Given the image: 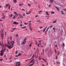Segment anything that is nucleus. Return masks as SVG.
<instances>
[{
	"label": "nucleus",
	"instance_id": "nucleus-1",
	"mask_svg": "<svg viewBox=\"0 0 66 66\" xmlns=\"http://www.w3.org/2000/svg\"><path fill=\"white\" fill-rule=\"evenodd\" d=\"M11 41L12 42H11V41H10V43H11L10 44H11V45H12L11 46H10L9 45H6L8 48H9V49H12V48H13L14 46L13 45H14V44L15 43V42H14V41H12V40H11Z\"/></svg>",
	"mask_w": 66,
	"mask_h": 66
},
{
	"label": "nucleus",
	"instance_id": "nucleus-55",
	"mask_svg": "<svg viewBox=\"0 0 66 66\" xmlns=\"http://www.w3.org/2000/svg\"><path fill=\"white\" fill-rule=\"evenodd\" d=\"M18 55H15V56L16 57H18Z\"/></svg>",
	"mask_w": 66,
	"mask_h": 66
},
{
	"label": "nucleus",
	"instance_id": "nucleus-52",
	"mask_svg": "<svg viewBox=\"0 0 66 66\" xmlns=\"http://www.w3.org/2000/svg\"><path fill=\"white\" fill-rule=\"evenodd\" d=\"M39 44H37V46H38V47H39Z\"/></svg>",
	"mask_w": 66,
	"mask_h": 66
},
{
	"label": "nucleus",
	"instance_id": "nucleus-28",
	"mask_svg": "<svg viewBox=\"0 0 66 66\" xmlns=\"http://www.w3.org/2000/svg\"><path fill=\"white\" fill-rule=\"evenodd\" d=\"M28 4V5L29 6H31V5L30 4Z\"/></svg>",
	"mask_w": 66,
	"mask_h": 66
},
{
	"label": "nucleus",
	"instance_id": "nucleus-37",
	"mask_svg": "<svg viewBox=\"0 0 66 66\" xmlns=\"http://www.w3.org/2000/svg\"><path fill=\"white\" fill-rule=\"evenodd\" d=\"M63 46H65V44H64V43H63Z\"/></svg>",
	"mask_w": 66,
	"mask_h": 66
},
{
	"label": "nucleus",
	"instance_id": "nucleus-29",
	"mask_svg": "<svg viewBox=\"0 0 66 66\" xmlns=\"http://www.w3.org/2000/svg\"><path fill=\"white\" fill-rule=\"evenodd\" d=\"M32 63H33V62H32L30 61V63L28 64V65H29V64H31Z\"/></svg>",
	"mask_w": 66,
	"mask_h": 66
},
{
	"label": "nucleus",
	"instance_id": "nucleus-22",
	"mask_svg": "<svg viewBox=\"0 0 66 66\" xmlns=\"http://www.w3.org/2000/svg\"><path fill=\"white\" fill-rule=\"evenodd\" d=\"M32 45L31 43H30V45H29V46H30V47H31V46H32V45Z\"/></svg>",
	"mask_w": 66,
	"mask_h": 66
},
{
	"label": "nucleus",
	"instance_id": "nucleus-13",
	"mask_svg": "<svg viewBox=\"0 0 66 66\" xmlns=\"http://www.w3.org/2000/svg\"><path fill=\"white\" fill-rule=\"evenodd\" d=\"M46 14L47 15H49V13H48V11H47L46 12Z\"/></svg>",
	"mask_w": 66,
	"mask_h": 66
},
{
	"label": "nucleus",
	"instance_id": "nucleus-59",
	"mask_svg": "<svg viewBox=\"0 0 66 66\" xmlns=\"http://www.w3.org/2000/svg\"><path fill=\"white\" fill-rule=\"evenodd\" d=\"M53 30H55V28H53Z\"/></svg>",
	"mask_w": 66,
	"mask_h": 66
},
{
	"label": "nucleus",
	"instance_id": "nucleus-64",
	"mask_svg": "<svg viewBox=\"0 0 66 66\" xmlns=\"http://www.w3.org/2000/svg\"><path fill=\"white\" fill-rule=\"evenodd\" d=\"M42 66H45V65H44V64H43V65H42Z\"/></svg>",
	"mask_w": 66,
	"mask_h": 66
},
{
	"label": "nucleus",
	"instance_id": "nucleus-9",
	"mask_svg": "<svg viewBox=\"0 0 66 66\" xmlns=\"http://www.w3.org/2000/svg\"><path fill=\"white\" fill-rule=\"evenodd\" d=\"M55 8H56L57 9V10H58V11H59V7L55 6Z\"/></svg>",
	"mask_w": 66,
	"mask_h": 66
},
{
	"label": "nucleus",
	"instance_id": "nucleus-60",
	"mask_svg": "<svg viewBox=\"0 0 66 66\" xmlns=\"http://www.w3.org/2000/svg\"><path fill=\"white\" fill-rule=\"evenodd\" d=\"M42 12V11H39V13H41V12Z\"/></svg>",
	"mask_w": 66,
	"mask_h": 66
},
{
	"label": "nucleus",
	"instance_id": "nucleus-39",
	"mask_svg": "<svg viewBox=\"0 0 66 66\" xmlns=\"http://www.w3.org/2000/svg\"><path fill=\"white\" fill-rule=\"evenodd\" d=\"M16 18V16H14V17H13V19H15V18Z\"/></svg>",
	"mask_w": 66,
	"mask_h": 66
},
{
	"label": "nucleus",
	"instance_id": "nucleus-18",
	"mask_svg": "<svg viewBox=\"0 0 66 66\" xmlns=\"http://www.w3.org/2000/svg\"><path fill=\"white\" fill-rule=\"evenodd\" d=\"M20 55H21V54L20 53H19L18 54V56H20Z\"/></svg>",
	"mask_w": 66,
	"mask_h": 66
},
{
	"label": "nucleus",
	"instance_id": "nucleus-2",
	"mask_svg": "<svg viewBox=\"0 0 66 66\" xmlns=\"http://www.w3.org/2000/svg\"><path fill=\"white\" fill-rule=\"evenodd\" d=\"M5 49H6V48H5L4 45L3 44L2 46V50L1 51V52H3V53L5 52V51L6 50Z\"/></svg>",
	"mask_w": 66,
	"mask_h": 66
},
{
	"label": "nucleus",
	"instance_id": "nucleus-32",
	"mask_svg": "<svg viewBox=\"0 0 66 66\" xmlns=\"http://www.w3.org/2000/svg\"><path fill=\"white\" fill-rule=\"evenodd\" d=\"M34 59H33V60H31V61L32 62H33V61H34Z\"/></svg>",
	"mask_w": 66,
	"mask_h": 66
},
{
	"label": "nucleus",
	"instance_id": "nucleus-25",
	"mask_svg": "<svg viewBox=\"0 0 66 66\" xmlns=\"http://www.w3.org/2000/svg\"><path fill=\"white\" fill-rule=\"evenodd\" d=\"M19 5L20 6V7L22 5H21V4H19Z\"/></svg>",
	"mask_w": 66,
	"mask_h": 66
},
{
	"label": "nucleus",
	"instance_id": "nucleus-46",
	"mask_svg": "<svg viewBox=\"0 0 66 66\" xmlns=\"http://www.w3.org/2000/svg\"><path fill=\"white\" fill-rule=\"evenodd\" d=\"M56 60H57V57H55Z\"/></svg>",
	"mask_w": 66,
	"mask_h": 66
},
{
	"label": "nucleus",
	"instance_id": "nucleus-42",
	"mask_svg": "<svg viewBox=\"0 0 66 66\" xmlns=\"http://www.w3.org/2000/svg\"><path fill=\"white\" fill-rule=\"evenodd\" d=\"M38 7L39 9L40 8V6L39 5H38Z\"/></svg>",
	"mask_w": 66,
	"mask_h": 66
},
{
	"label": "nucleus",
	"instance_id": "nucleus-23",
	"mask_svg": "<svg viewBox=\"0 0 66 66\" xmlns=\"http://www.w3.org/2000/svg\"><path fill=\"white\" fill-rule=\"evenodd\" d=\"M16 28H14L13 29H12L13 30H16Z\"/></svg>",
	"mask_w": 66,
	"mask_h": 66
},
{
	"label": "nucleus",
	"instance_id": "nucleus-3",
	"mask_svg": "<svg viewBox=\"0 0 66 66\" xmlns=\"http://www.w3.org/2000/svg\"><path fill=\"white\" fill-rule=\"evenodd\" d=\"M8 6H9L8 9L9 10H10V8H11V5H9V4H6L5 5V7L6 8Z\"/></svg>",
	"mask_w": 66,
	"mask_h": 66
},
{
	"label": "nucleus",
	"instance_id": "nucleus-40",
	"mask_svg": "<svg viewBox=\"0 0 66 66\" xmlns=\"http://www.w3.org/2000/svg\"><path fill=\"white\" fill-rule=\"evenodd\" d=\"M22 11H25V10H24V9H22Z\"/></svg>",
	"mask_w": 66,
	"mask_h": 66
},
{
	"label": "nucleus",
	"instance_id": "nucleus-11",
	"mask_svg": "<svg viewBox=\"0 0 66 66\" xmlns=\"http://www.w3.org/2000/svg\"><path fill=\"white\" fill-rule=\"evenodd\" d=\"M53 27V25H52L51 26H49L48 27V28H50L51 29V28H52V27Z\"/></svg>",
	"mask_w": 66,
	"mask_h": 66
},
{
	"label": "nucleus",
	"instance_id": "nucleus-58",
	"mask_svg": "<svg viewBox=\"0 0 66 66\" xmlns=\"http://www.w3.org/2000/svg\"><path fill=\"white\" fill-rule=\"evenodd\" d=\"M30 65L31 66H32V65H33V64H30Z\"/></svg>",
	"mask_w": 66,
	"mask_h": 66
},
{
	"label": "nucleus",
	"instance_id": "nucleus-17",
	"mask_svg": "<svg viewBox=\"0 0 66 66\" xmlns=\"http://www.w3.org/2000/svg\"><path fill=\"white\" fill-rule=\"evenodd\" d=\"M29 29H30V31H32V28H31V27H30Z\"/></svg>",
	"mask_w": 66,
	"mask_h": 66
},
{
	"label": "nucleus",
	"instance_id": "nucleus-34",
	"mask_svg": "<svg viewBox=\"0 0 66 66\" xmlns=\"http://www.w3.org/2000/svg\"><path fill=\"white\" fill-rule=\"evenodd\" d=\"M5 17V16L4 15L3 16V17L2 18H3V19H4V18Z\"/></svg>",
	"mask_w": 66,
	"mask_h": 66
},
{
	"label": "nucleus",
	"instance_id": "nucleus-62",
	"mask_svg": "<svg viewBox=\"0 0 66 66\" xmlns=\"http://www.w3.org/2000/svg\"><path fill=\"white\" fill-rule=\"evenodd\" d=\"M18 65L17 64V63L16 64H15V66H17Z\"/></svg>",
	"mask_w": 66,
	"mask_h": 66
},
{
	"label": "nucleus",
	"instance_id": "nucleus-48",
	"mask_svg": "<svg viewBox=\"0 0 66 66\" xmlns=\"http://www.w3.org/2000/svg\"><path fill=\"white\" fill-rule=\"evenodd\" d=\"M29 26H31V23H30L29 24Z\"/></svg>",
	"mask_w": 66,
	"mask_h": 66
},
{
	"label": "nucleus",
	"instance_id": "nucleus-7",
	"mask_svg": "<svg viewBox=\"0 0 66 66\" xmlns=\"http://www.w3.org/2000/svg\"><path fill=\"white\" fill-rule=\"evenodd\" d=\"M54 1V0H50V3L52 4L53 3Z\"/></svg>",
	"mask_w": 66,
	"mask_h": 66
},
{
	"label": "nucleus",
	"instance_id": "nucleus-8",
	"mask_svg": "<svg viewBox=\"0 0 66 66\" xmlns=\"http://www.w3.org/2000/svg\"><path fill=\"white\" fill-rule=\"evenodd\" d=\"M1 52V53L0 54L1 56H2L4 54V53L3 52Z\"/></svg>",
	"mask_w": 66,
	"mask_h": 66
},
{
	"label": "nucleus",
	"instance_id": "nucleus-21",
	"mask_svg": "<svg viewBox=\"0 0 66 66\" xmlns=\"http://www.w3.org/2000/svg\"><path fill=\"white\" fill-rule=\"evenodd\" d=\"M35 42L36 43V45L38 44V43H37V42L36 41Z\"/></svg>",
	"mask_w": 66,
	"mask_h": 66
},
{
	"label": "nucleus",
	"instance_id": "nucleus-31",
	"mask_svg": "<svg viewBox=\"0 0 66 66\" xmlns=\"http://www.w3.org/2000/svg\"><path fill=\"white\" fill-rule=\"evenodd\" d=\"M63 10L66 12V9H63Z\"/></svg>",
	"mask_w": 66,
	"mask_h": 66
},
{
	"label": "nucleus",
	"instance_id": "nucleus-44",
	"mask_svg": "<svg viewBox=\"0 0 66 66\" xmlns=\"http://www.w3.org/2000/svg\"><path fill=\"white\" fill-rule=\"evenodd\" d=\"M16 37H18V34H16Z\"/></svg>",
	"mask_w": 66,
	"mask_h": 66
},
{
	"label": "nucleus",
	"instance_id": "nucleus-4",
	"mask_svg": "<svg viewBox=\"0 0 66 66\" xmlns=\"http://www.w3.org/2000/svg\"><path fill=\"white\" fill-rule=\"evenodd\" d=\"M15 63L16 64H18V66H19L21 65L20 62H16Z\"/></svg>",
	"mask_w": 66,
	"mask_h": 66
},
{
	"label": "nucleus",
	"instance_id": "nucleus-43",
	"mask_svg": "<svg viewBox=\"0 0 66 66\" xmlns=\"http://www.w3.org/2000/svg\"><path fill=\"white\" fill-rule=\"evenodd\" d=\"M47 34V30H46L45 32V34Z\"/></svg>",
	"mask_w": 66,
	"mask_h": 66
},
{
	"label": "nucleus",
	"instance_id": "nucleus-41",
	"mask_svg": "<svg viewBox=\"0 0 66 66\" xmlns=\"http://www.w3.org/2000/svg\"><path fill=\"white\" fill-rule=\"evenodd\" d=\"M48 29H49V28L47 29V31H48Z\"/></svg>",
	"mask_w": 66,
	"mask_h": 66
},
{
	"label": "nucleus",
	"instance_id": "nucleus-49",
	"mask_svg": "<svg viewBox=\"0 0 66 66\" xmlns=\"http://www.w3.org/2000/svg\"><path fill=\"white\" fill-rule=\"evenodd\" d=\"M39 60H40V61H41V58H39Z\"/></svg>",
	"mask_w": 66,
	"mask_h": 66
},
{
	"label": "nucleus",
	"instance_id": "nucleus-53",
	"mask_svg": "<svg viewBox=\"0 0 66 66\" xmlns=\"http://www.w3.org/2000/svg\"><path fill=\"white\" fill-rule=\"evenodd\" d=\"M34 63H35V62H34V61L32 63V64H33V65L34 64Z\"/></svg>",
	"mask_w": 66,
	"mask_h": 66
},
{
	"label": "nucleus",
	"instance_id": "nucleus-57",
	"mask_svg": "<svg viewBox=\"0 0 66 66\" xmlns=\"http://www.w3.org/2000/svg\"><path fill=\"white\" fill-rule=\"evenodd\" d=\"M6 50L8 52H9V50L7 49H6Z\"/></svg>",
	"mask_w": 66,
	"mask_h": 66
},
{
	"label": "nucleus",
	"instance_id": "nucleus-19",
	"mask_svg": "<svg viewBox=\"0 0 66 66\" xmlns=\"http://www.w3.org/2000/svg\"><path fill=\"white\" fill-rule=\"evenodd\" d=\"M56 63L58 64H60V62H57Z\"/></svg>",
	"mask_w": 66,
	"mask_h": 66
},
{
	"label": "nucleus",
	"instance_id": "nucleus-36",
	"mask_svg": "<svg viewBox=\"0 0 66 66\" xmlns=\"http://www.w3.org/2000/svg\"><path fill=\"white\" fill-rule=\"evenodd\" d=\"M24 24H25V25H27V24H26V22H24Z\"/></svg>",
	"mask_w": 66,
	"mask_h": 66
},
{
	"label": "nucleus",
	"instance_id": "nucleus-14",
	"mask_svg": "<svg viewBox=\"0 0 66 66\" xmlns=\"http://www.w3.org/2000/svg\"><path fill=\"white\" fill-rule=\"evenodd\" d=\"M56 20L54 21H53V23H56Z\"/></svg>",
	"mask_w": 66,
	"mask_h": 66
},
{
	"label": "nucleus",
	"instance_id": "nucleus-45",
	"mask_svg": "<svg viewBox=\"0 0 66 66\" xmlns=\"http://www.w3.org/2000/svg\"><path fill=\"white\" fill-rule=\"evenodd\" d=\"M1 37H2V38L3 37V35H2V36H1Z\"/></svg>",
	"mask_w": 66,
	"mask_h": 66
},
{
	"label": "nucleus",
	"instance_id": "nucleus-12",
	"mask_svg": "<svg viewBox=\"0 0 66 66\" xmlns=\"http://www.w3.org/2000/svg\"><path fill=\"white\" fill-rule=\"evenodd\" d=\"M56 52L57 53H58L57 54V55H59V54H60V52L59 51H57Z\"/></svg>",
	"mask_w": 66,
	"mask_h": 66
},
{
	"label": "nucleus",
	"instance_id": "nucleus-27",
	"mask_svg": "<svg viewBox=\"0 0 66 66\" xmlns=\"http://www.w3.org/2000/svg\"><path fill=\"white\" fill-rule=\"evenodd\" d=\"M7 42H8V44H9V45H10V42H9V41L8 40H7Z\"/></svg>",
	"mask_w": 66,
	"mask_h": 66
},
{
	"label": "nucleus",
	"instance_id": "nucleus-61",
	"mask_svg": "<svg viewBox=\"0 0 66 66\" xmlns=\"http://www.w3.org/2000/svg\"><path fill=\"white\" fill-rule=\"evenodd\" d=\"M38 17V15H37L35 17V18H36V17Z\"/></svg>",
	"mask_w": 66,
	"mask_h": 66
},
{
	"label": "nucleus",
	"instance_id": "nucleus-35",
	"mask_svg": "<svg viewBox=\"0 0 66 66\" xmlns=\"http://www.w3.org/2000/svg\"><path fill=\"white\" fill-rule=\"evenodd\" d=\"M43 28H44V27H40V29H42Z\"/></svg>",
	"mask_w": 66,
	"mask_h": 66
},
{
	"label": "nucleus",
	"instance_id": "nucleus-15",
	"mask_svg": "<svg viewBox=\"0 0 66 66\" xmlns=\"http://www.w3.org/2000/svg\"><path fill=\"white\" fill-rule=\"evenodd\" d=\"M9 15V16L10 17H12V16H13V14H11V15Z\"/></svg>",
	"mask_w": 66,
	"mask_h": 66
},
{
	"label": "nucleus",
	"instance_id": "nucleus-51",
	"mask_svg": "<svg viewBox=\"0 0 66 66\" xmlns=\"http://www.w3.org/2000/svg\"><path fill=\"white\" fill-rule=\"evenodd\" d=\"M34 55L32 56V57L34 58Z\"/></svg>",
	"mask_w": 66,
	"mask_h": 66
},
{
	"label": "nucleus",
	"instance_id": "nucleus-26",
	"mask_svg": "<svg viewBox=\"0 0 66 66\" xmlns=\"http://www.w3.org/2000/svg\"><path fill=\"white\" fill-rule=\"evenodd\" d=\"M26 39H27V37H26L24 40V41H26Z\"/></svg>",
	"mask_w": 66,
	"mask_h": 66
},
{
	"label": "nucleus",
	"instance_id": "nucleus-16",
	"mask_svg": "<svg viewBox=\"0 0 66 66\" xmlns=\"http://www.w3.org/2000/svg\"><path fill=\"white\" fill-rule=\"evenodd\" d=\"M26 28V26H25L23 27H22L21 28V29H24V28Z\"/></svg>",
	"mask_w": 66,
	"mask_h": 66
},
{
	"label": "nucleus",
	"instance_id": "nucleus-6",
	"mask_svg": "<svg viewBox=\"0 0 66 66\" xmlns=\"http://www.w3.org/2000/svg\"><path fill=\"white\" fill-rule=\"evenodd\" d=\"M26 41H24L22 42V45H24L26 43Z\"/></svg>",
	"mask_w": 66,
	"mask_h": 66
},
{
	"label": "nucleus",
	"instance_id": "nucleus-5",
	"mask_svg": "<svg viewBox=\"0 0 66 66\" xmlns=\"http://www.w3.org/2000/svg\"><path fill=\"white\" fill-rule=\"evenodd\" d=\"M13 24H18V23L16 21H14V22L13 23Z\"/></svg>",
	"mask_w": 66,
	"mask_h": 66
},
{
	"label": "nucleus",
	"instance_id": "nucleus-54",
	"mask_svg": "<svg viewBox=\"0 0 66 66\" xmlns=\"http://www.w3.org/2000/svg\"><path fill=\"white\" fill-rule=\"evenodd\" d=\"M15 53L16 54H17V53H18V52H17V51H16L15 52Z\"/></svg>",
	"mask_w": 66,
	"mask_h": 66
},
{
	"label": "nucleus",
	"instance_id": "nucleus-20",
	"mask_svg": "<svg viewBox=\"0 0 66 66\" xmlns=\"http://www.w3.org/2000/svg\"><path fill=\"white\" fill-rule=\"evenodd\" d=\"M51 14H54V12L52 11L51 12Z\"/></svg>",
	"mask_w": 66,
	"mask_h": 66
},
{
	"label": "nucleus",
	"instance_id": "nucleus-24",
	"mask_svg": "<svg viewBox=\"0 0 66 66\" xmlns=\"http://www.w3.org/2000/svg\"><path fill=\"white\" fill-rule=\"evenodd\" d=\"M51 6V4L49 5H48V7H50Z\"/></svg>",
	"mask_w": 66,
	"mask_h": 66
},
{
	"label": "nucleus",
	"instance_id": "nucleus-56",
	"mask_svg": "<svg viewBox=\"0 0 66 66\" xmlns=\"http://www.w3.org/2000/svg\"><path fill=\"white\" fill-rule=\"evenodd\" d=\"M32 22V21H29V22Z\"/></svg>",
	"mask_w": 66,
	"mask_h": 66
},
{
	"label": "nucleus",
	"instance_id": "nucleus-38",
	"mask_svg": "<svg viewBox=\"0 0 66 66\" xmlns=\"http://www.w3.org/2000/svg\"><path fill=\"white\" fill-rule=\"evenodd\" d=\"M26 14L27 15H29V14H30V13H28V12H26Z\"/></svg>",
	"mask_w": 66,
	"mask_h": 66
},
{
	"label": "nucleus",
	"instance_id": "nucleus-33",
	"mask_svg": "<svg viewBox=\"0 0 66 66\" xmlns=\"http://www.w3.org/2000/svg\"><path fill=\"white\" fill-rule=\"evenodd\" d=\"M45 30H46V29H44L43 30V32H44L45 31Z\"/></svg>",
	"mask_w": 66,
	"mask_h": 66
},
{
	"label": "nucleus",
	"instance_id": "nucleus-63",
	"mask_svg": "<svg viewBox=\"0 0 66 66\" xmlns=\"http://www.w3.org/2000/svg\"><path fill=\"white\" fill-rule=\"evenodd\" d=\"M63 65L64 66H66V65H65V64H63Z\"/></svg>",
	"mask_w": 66,
	"mask_h": 66
},
{
	"label": "nucleus",
	"instance_id": "nucleus-47",
	"mask_svg": "<svg viewBox=\"0 0 66 66\" xmlns=\"http://www.w3.org/2000/svg\"><path fill=\"white\" fill-rule=\"evenodd\" d=\"M61 14H63V15H65V14H64V13H63V12Z\"/></svg>",
	"mask_w": 66,
	"mask_h": 66
},
{
	"label": "nucleus",
	"instance_id": "nucleus-50",
	"mask_svg": "<svg viewBox=\"0 0 66 66\" xmlns=\"http://www.w3.org/2000/svg\"><path fill=\"white\" fill-rule=\"evenodd\" d=\"M56 47H57V44H56L55 45Z\"/></svg>",
	"mask_w": 66,
	"mask_h": 66
},
{
	"label": "nucleus",
	"instance_id": "nucleus-10",
	"mask_svg": "<svg viewBox=\"0 0 66 66\" xmlns=\"http://www.w3.org/2000/svg\"><path fill=\"white\" fill-rule=\"evenodd\" d=\"M14 2L15 3H17V1H16V0H14Z\"/></svg>",
	"mask_w": 66,
	"mask_h": 66
},
{
	"label": "nucleus",
	"instance_id": "nucleus-30",
	"mask_svg": "<svg viewBox=\"0 0 66 66\" xmlns=\"http://www.w3.org/2000/svg\"><path fill=\"white\" fill-rule=\"evenodd\" d=\"M0 61H3V59H0Z\"/></svg>",
	"mask_w": 66,
	"mask_h": 66
}]
</instances>
